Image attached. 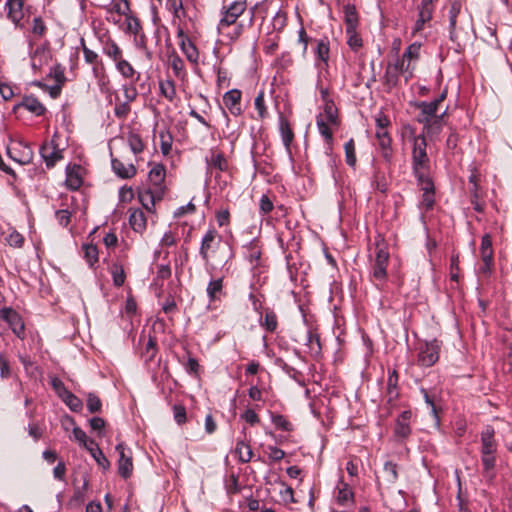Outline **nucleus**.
<instances>
[{"label":"nucleus","mask_w":512,"mask_h":512,"mask_svg":"<svg viewBox=\"0 0 512 512\" xmlns=\"http://www.w3.org/2000/svg\"><path fill=\"white\" fill-rule=\"evenodd\" d=\"M427 142L423 135L413 137L412 165L415 176L423 180L429 169V157L426 152Z\"/></svg>","instance_id":"f257e3e1"},{"label":"nucleus","mask_w":512,"mask_h":512,"mask_svg":"<svg viewBox=\"0 0 512 512\" xmlns=\"http://www.w3.org/2000/svg\"><path fill=\"white\" fill-rule=\"evenodd\" d=\"M438 107L434 101L420 102L418 104V108L421 111L418 122L424 124V130L427 134H436L441 129L443 115L436 116Z\"/></svg>","instance_id":"f03ea898"},{"label":"nucleus","mask_w":512,"mask_h":512,"mask_svg":"<svg viewBox=\"0 0 512 512\" xmlns=\"http://www.w3.org/2000/svg\"><path fill=\"white\" fill-rule=\"evenodd\" d=\"M246 8V0H235L228 6H224L217 26L218 30L221 32L225 28L236 24L237 19L246 11Z\"/></svg>","instance_id":"7ed1b4c3"},{"label":"nucleus","mask_w":512,"mask_h":512,"mask_svg":"<svg viewBox=\"0 0 512 512\" xmlns=\"http://www.w3.org/2000/svg\"><path fill=\"white\" fill-rule=\"evenodd\" d=\"M440 343L436 339L427 341L419 346L417 363L422 367H431L439 359Z\"/></svg>","instance_id":"20e7f679"},{"label":"nucleus","mask_w":512,"mask_h":512,"mask_svg":"<svg viewBox=\"0 0 512 512\" xmlns=\"http://www.w3.org/2000/svg\"><path fill=\"white\" fill-rule=\"evenodd\" d=\"M220 240L221 237L215 229H209L202 238L199 254L207 269L211 266L210 254L216 251L217 247L220 245Z\"/></svg>","instance_id":"39448f33"},{"label":"nucleus","mask_w":512,"mask_h":512,"mask_svg":"<svg viewBox=\"0 0 512 512\" xmlns=\"http://www.w3.org/2000/svg\"><path fill=\"white\" fill-rule=\"evenodd\" d=\"M389 252L383 244L377 243L376 256L372 265V277L377 281H384L387 277Z\"/></svg>","instance_id":"423d86ee"},{"label":"nucleus","mask_w":512,"mask_h":512,"mask_svg":"<svg viewBox=\"0 0 512 512\" xmlns=\"http://www.w3.org/2000/svg\"><path fill=\"white\" fill-rule=\"evenodd\" d=\"M63 151L56 142V137L45 142L40 148V154L48 169L53 168L56 163L63 159Z\"/></svg>","instance_id":"0eeeda50"},{"label":"nucleus","mask_w":512,"mask_h":512,"mask_svg":"<svg viewBox=\"0 0 512 512\" xmlns=\"http://www.w3.org/2000/svg\"><path fill=\"white\" fill-rule=\"evenodd\" d=\"M7 154L12 160L21 165L29 164L33 159L32 148L23 142H17L8 147Z\"/></svg>","instance_id":"6e6552de"},{"label":"nucleus","mask_w":512,"mask_h":512,"mask_svg":"<svg viewBox=\"0 0 512 512\" xmlns=\"http://www.w3.org/2000/svg\"><path fill=\"white\" fill-rule=\"evenodd\" d=\"M164 195V188H152L140 191L138 194L139 201L143 205V207L152 212L157 201H160Z\"/></svg>","instance_id":"1a4fd4ad"},{"label":"nucleus","mask_w":512,"mask_h":512,"mask_svg":"<svg viewBox=\"0 0 512 512\" xmlns=\"http://www.w3.org/2000/svg\"><path fill=\"white\" fill-rule=\"evenodd\" d=\"M207 173L212 174L216 169L220 172H226L229 169V163L224 154L220 151L211 149L210 156L206 157Z\"/></svg>","instance_id":"9d476101"},{"label":"nucleus","mask_w":512,"mask_h":512,"mask_svg":"<svg viewBox=\"0 0 512 512\" xmlns=\"http://www.w3.org/2000/svg\"><path fill=\"white\" fill-rule=\"evenodd\" d=\"M116 450L119 453L118 472L123 478H128L133 470L132 458L126 453V447L123 443H119Z\"/></svg>","instance_id":"9b49d317"},{"label":"nucleus","mask_w":512,"mask_h":512,"mask_svg":"<svg viewBox=\"0 0 512 512\" xmlns=\"http://www.w3.org/2000/svg\"><path fill=\"white\" fill-rule=\"evenodd\" d=\"M495 430L487 425L481 432V454H495L497 451V442L494 438Z\"/></svg>","instance_id":"f8f14e48"},{"label":"nucleus","mask_w":512,"mask_h":512,"mask_svg":"<svg viewBox=\"0 0 512 512\" xmlns=\"http://www.w3.org/2000/svg\"><path fill=\"white\" fill-rule=\"evenodd\" d=\"M240 101L241 91L238 89L229 90L223 96V102L226 108L235 116L240 115L242 112Z\"/></svg>","instance_id":"ddd939ff"},{"label":"nucleus","mask_w":512,"mask_h":512,"mask_svg":"<svg viewBox=\"0 0 512 512\" xmlns=\"http://www.w3.org/2000/svg\"><path fill=\"white\" fill-rule=\"evenodd\" d=\"M3 318L9 323L12 331L19 337L24 338L25 327L20 316L12 309H4L2 311Z\"/></svg>","instance_id":"4468645a"},{"label":"nucleus","mask_w":512,"mask_h":512,"mask_svg":"<svg viewBox=\"0 0 512 512\" xmlns=\"http://www.w3.org/2000/svg\"><path fill=\"white\" fill-rule=\"evenodd\" d=\"M412 412L410 410L403 411L396 420L395 435L402 439L407 438L411 433L410 420Z\"/></svg>","instance_id":"2eb2a0df"},{"label":"nucleus","mask_w":512,"mask_h":512,"mask_svg":"<svg viewBox=\"0 0 512 512\" xmlns=\"http://www.w3.org/2000/svg\"><path fill=\"white\" fill-rule=\"evenodd\" d=\"M116 70L120 73V75L124 79L132 80L133 82H137L140 78V73L136 71L133 65L124 59L122 56L120 60H117L115 63Z\"/></svg>","instance_id":"dca6fc26"},{"label":"nucleus","mask_w":512,"mask_h":512,"mask_svg":"<svg viewBox=\"0 0 512 512\" xmlns=\"http://www.w3.org/2000/svg\"><path fill=\"white\" fill-rule=\"evenodd\" d=\"M419 181L423 185V187H422L423 195H422L421 206L425 210H430V209H432L434 202H435L433 183L428 177H425L423 180H419Z\"/></svg>","instance_id":"f3484780"},{"label":"nucleus","mask_w":512,"mask_h":512,"mask_svg":"<svg viewBox=\"0 0 512 512\" xmlns=\"http://www.w3.org/2000/svg\"><path fill=\"white\" fill-rule=\"evenodd\" d=\"M96 5L107 9L108 12H115L123 16H128L130 13V4L128 0H119L110 5H108V0H96Z\"/></svg>","instance_id":"a211bd4d"},{"label":"nucleus","mask_w":512,"mask_h":512,"mask_svg":"<svg viewBox=\"0 0 512 512\" xmlns=\"http://www.w3.org/2000/svg\"><path fill=\"white\" fill-rule=\"evenodd\" d=\"M102 53L106 55L114 63L123 56V51L120 46L110 37L101 40Z\"/></svg>","instance_id":"6ab92c4d"},{"label":"nucleus","mask_w":512,"mask_h":512,"mask_svg":"<svg viewBox=\"0 0 512 512\" xmlns=\"http://www.w3.org/2000/svg\"><path fill=\"white\" fill-rule=\"evenodd\" d=\"M166 169L162 164L154 165L149 171L148 178L150 182V187L152 188H164L163 183L165 180Z\"/></svg>","instance_id":"aec40b11"},{"label":"nucleus","mask_w":512,"mask_h":512,"mask_svg":"<svg viewBox=\"0 0 512 512\" xmlns=\"http://www.w3.org/2000/svg\"><path fill=\"white\" fill-rule=\"evenodd\" d=\"M5 7L8 18L18 25L23 18V0H7Z\"/></svg>","instance_id":"412c9836"},{"label":"nucleus","mask_w":512,"mask_h":512,"mask_svg":"<svg viewBox=\"0 0 512 512\" xmlns=\"http://www.w3.org/2000/svg\"><path fill=\"white\" fill-rule=\"evenodd\" d=\"M329 44L327 41L319 40L317 42L316 47V66L317 68L322 71L323 69L327 68L328 66V59H329Z\"/></svg>","instance_id":"4be33fe9"},{"label":"nucleus","mask_w":512,"mask_h":512,"mask_svg":"<svg viewBox=\"0 0 512 512\" xmlns=\"http://www.w3.org/2000/svg\"><path fill=\"white\" fill-rule=\"evenodd\" d=\"M279 130L286 150L290 151V145L294 140V133L289 121L282 114L279 115Z\"/></svg>","instance_id":"5701e85b"},{"label":"nucleus","mask_w":512,"mask_h":512,"mask_svg":"<svg viewBox=\"0 0 512 512\" xmlns=\"http://www.w3.org/2000/svg\"><path fill=\"white\" fill-rule=\"evenodd\" d=\"M112 169L116 175L123 179H128L136 174V168L133 164L125 165L118 159H112Z\"/></svg>","instance_id":"b1692460"},{"label":"nucleus","mask_w":512,"mask_h":512,"mask_svg":"<svg viewBox=\"0 0 512 512\" xmlns=\"http://www.w3.org/2000/svg\"><path fill=\"white\" fill-rule=\"evenodd\" d=\"M19 107H23L37 116L43 115L46 111L44 105L34 96L24 97Z\"/></svg>","instance_id":"393cba45"},{"label":"nucleus","mask_w":512,"mask_h":512,"mask_svg":"<svg viewBox=\"0 0 512 512\" xmlns=\"http://www.w3.org/2000/svg\"><path fill=\"white\" fill-rule=\"evenodd\" d=\"M398 380L399 376L395 369L388 371L387 378V395L389 402L394 401L398 398Z\"/></svg>","instance_id":"a878e982"},{"label":"nucleus","mask_w":512,"mask_h":512,"mask_svg":"<svg viewBox=\"0 0 512 512\" xmlns=\"http://www.w3.org/2000/svg\"><path fill=\"white\" fill-rule=\"evenodd\" d=\"M129 223L135 232H143L146 228V217L144 212L140 209L131 211L129 216Z\"/></svg>","instance_id":"bb28decb"},{"label":"nucleus","mask_w":512,"mask_h":512,"mask_svg":"<svg viewBox=\"0 0 512 512\" xmlns=\"http://www.w3.org/2000/svg\"><path fill=\"white\" fill-rule=\"evenodd\" d=\"M86 450L90 453L97 464L103 469H107L109 467L110 464L108 459L94 440H90V445Z\"/></svg>","instance_id":"cd10ccee"},{"label":"nucleus","mask_w":512,"mask_h":512,"mask_svg":"<svg viewBox=\"0 0 512 512\" xmlns=\"http://www.w3.org/2000/svg\"><path fill=\"white\" fill-rule=\"evenodd\" d=\"M461 10V4L457 1H454L451 4L450 10H449V38L452 41H455L456 39V24H457V17Z\"/></svg>","instance_id":"c85d7f7f"},{"label":"nucleus","mask_w":512,"mask_h":512,"mask_svg":"<svg viewBox=\"0 0 512 512\" xmlns=\"http://www.w3.org/2000/svg\"><path fill=\"white\" fill-rule=\"evenodd\" d=\"M346 32H353V29H357L358 25V14L353 5H346L344 7Z\"/></svg>","instance_id":"c756f323"},{"label":"nucleus","mask_w":512,"mask_h":512,"mask_svg":"<svg viewBox=\"0 0 512 512\" xmlns=\"http://www.w3.org/2000/svg\"><path fill=\"white\" fill-rule=\"evenodd\" d=\"M159 89L161 95L165 97L169 102H173L174 99L176 98V87L173 80H160Z\"/></svg>","instance_id":"7c9ffc66"},{"label":"nucleus","mask_w":512,"mask_h":512,"mask_svg":"<svg viewBox=\"0 0 512 512\" xmlns=\"http://www.w3.org/2000/svg\"><path fill=\"white\" fill-rule=\"evenodd\" d=\"M65 183L71 190H77L81 187L83 181L78 171L75 170V166L72 168L70 166L67 167Z\"/></svg>","instance_id":"2f4dec72"},{"label":"nucleus","mask_w":512,"mask_h":512,"mask_svg":"<svg viewBox=\"0 0 512 512\" xmlns=\"http://www.w3.org/2000/svg\"><path fill=\"white\" fill-rule=\"evenodd\" d=\"M306 346L309 353L313 356H318L321 353V343L319 335L314 331H308L306 335Z\"/></svg>","instance_id":"473e14b6"},{"label":"nucleus","mask_w":512,"mask_h":512,"mask_svg":"<svg viewBox=\"0 0 512 512\" xmlns=\"http://www.w3.org/2000/svg\"><path fill=\"white\" fill-rule=\"evenodd\" d=\"M223 289V277L211 280L206 288V292L210 302H214L219 299L218 294Z\"/></svg>","instance_id":"72a5a7b5"},{"label":"nucleus","mask_w":512,"mask_h":512,"mask_svg":"<svg viewBox=\"0 0 512 512\" xmlns=\"http://www.w3.org/2000/svg\"><path fill=\"white\" fill-rule=\"evenodd\" d=\"M179 46L190 62L197 63L199 53L196 46L191 40H188L186 42H179Z\"/></svg>","instance_id":"f704fd0d"},{"label":"nucleus","mask_w":512,"mask_h":512,"mask_svg":"<svg viewBox=\"0 0 512 512\" xmlns=\"http://www.w3.org/2000/svg\"><path fill=\"white\" fill-rule=\"evenodd\" d=\"M260 324L265 328L266 331L270 333L274 332L278 326L276 314L272 310L267 309L265 311L264 318L260 319Z\"/></svg>","instance_id":"c9c22d12"},{"label":"nucleus","mask_w":512,"mask_h":512,"mask_svg":"<svg viewBox=\"0 0 512 512\" xmlns=\"http://www.w3.org/2000/svg\"><path fill=\"white\" fill-rule=\"evenodd\" d=\"M235 453L238 455L239 461L247 463L251 460L253 452L249 444L244 441H238L235 448Z\"/></svg>","instance_id":"e433bc0d"},{"label":"nucleus","mask_w":512,"mask_h":512,"mask_svg":"<svg viewBox=\"0 0 512 512\" xmlns=\"http://www.w3.org/2000/svg\"><path fill=\"white\" fill-rule=\"evenodd\" d=\"M271 421L276 429L290 432L293 430L292 423L281 414H271Z\"/></svg>","instance_id":"4c0bfd02"},{"label":"nucleus","mask_w":512,"mask_h":512,"mask_svg":"<svg viewBox=\"0 0 512 512\" xmlns=\"http://www.w3.org/2000/svg\"><path fill=\"white\" fill-rule=\"evenodd\" d=\"M420 49V43H412L406 48L401 58L404 59L405 62L408 61V63L414 60H418L420 56Z\"/></svg>","instance_id":"58836bf2"},{"label":"nucleus","mask_w":512,"mask_h":512,"mask_svg":"<svg viewBox=\"0 0 512 512\" xmlns=\"http://www.w3.org/2000/svg\"><path fill=\"white\" fill-rule=\"evenodd\" d=\"M387 66L392 68V70L398 72L400 75L401 74H407L405 76L406 81L410 77H412V70L410 69V63L406 64L404 59H402V58L397 59L394 64H388Z\"/></svg>","instance_id":"ea45409f"},{"label":"nucleus","mask_w":512,"mask_h":512,"mask_svg":"<svg viewBox=\"0 0 512 512\" xmlns=\"http://www.w3.org/2000/svg\"><path fill=\"white\" fill-rule=\"evenodd\" d=\"M111 274L115 286L120 287L124 284L126 276L122 265L114 263L111 267Z\"/></svg>","instance_id":"a19ab883"},{"label":"nucleus","mask_w":512,"mask_h":512,"mask_svg":"<svg viewBox=\"0 0 512 512\" xmlns=\"http://www.w3.org/2000/svg\"><path fill=\"white\" fill-rule=\"evenodd\" d=\"M323 119L332 125H338L337 109L332 102H327L324 106Z\"/></svg>","instance_id":"79ce46f5"},{"label":"nucleus","mask_w":512,"mask_h":512,"mask_svg":"<svg viewBox=\"0 0 512 512\" xmlns=\"http://www.w3.org/2000/svg\"><path fill=\"white\" fill-rule=\"evenodd\" d=\"M329 124L330 123H327L322 115H319L317 117V127H318V130H319V133L325 138V141L330 144L333 140V134H332V131L331 129L329 128Z\"/></svg>","instance_id":"37998d69"},{"label":"nucleus","mask_w":512,"mask_h":512,"mask_svg":"<svg viewBox=\"0 0 512 512\" xmlns=\"http://www.w3.org/2000/svg\"><path fill=\"white\" fill-rule=\"evenodd\" d=\"M353 499V492L346 483H341V487L338 486L337 500L340 504L345 505Z\"/></svg>","instance_id":"c03bdc74"},{"label":"nucleus","mask_w":512,"mask_h":512,"mask_svg":"<svg viewBox=\"0 0 512 512\" xmlns=\"http://www.w3.org/2000/svg\"><path fill=\"white\" fill-rule=\"evenodd\" d=\"M157 340L154 336L149 335L148 341L145 346V350L143 352L144 357L146 358V361H152L154 360L156 354H157Z\"/></svg>","instance_id":"a18cd8bd"},{"label":"nucleus","mask_w":512,"mask_h":512,"mask_svg":"<svg viewBox=\"0 0 512 512\" xmlns=\"http://www.w3.org/2000/svg\"><path fill=\"white\" fill-rule=\"evenodd\" d=\"M84 258L90 266H93L98 261V249L93 244H84Z\"/></svg>","instance_id":"49530a36"},{"label":"nucleus","mask_w":512,"mask_h":512,"mask_svg":"<svg viewBox=\"0 0 512 512\" xmlns=\"http://www.w3.org/2000/svg\"><path fill=\"white\" fill-rule=\"evenodd\" d=\"M127 140H128L129 147L134 154H138L143 151L144 143L138 134L129 133Z\"/></svg>","instance_id":"de8ad7c7"},{"label":"nucleus","mask_w":512,"mask_h":512,"mask_svg":"<svg viewBox=\"0 0 512 512\" xmlns=\"http://www.w3.org/2000/svg\"><path fill=\"white\" fill-rule=\"evenodd\" d=\"M400 74L392 68L388 67L386 68L385 74H384V85L390 90L397 86L399 81Z\"/></svg>","instance_id":"09e8293b"},{"label":"nucleus","mask_w":512,"mask_h":512,"mask_svg":"<svg viewBox=\"0 0 512 512\" xmlns=\"http://www.w3.org/2000/svg\"><path fill=\"white\" fill-rule=\"evenodd\" d=\"M62 400L74 412H78L82 409V401L70 391L64 396Z\"/></svg>","instance_id":"8fccbe9b"},{"label":"nucleus","mask_w":512,"mask_h":512,"mask_svg":"<svg viewBox=\"0 0 512 512\" xmlns=\"http://www.w3.org/2000/svg\"><path fill=\"white\" fill-rule=\"evenodd\" d=\"M160 146L163 155H168L172 149V136L167 131L159 132Z\"/></svg>","instance_id":"3c124183"},{"label":"nucleus","mask_w":512,"mask_h":512,"mask_svg":"<svg viewBox=\"0 0 512 512\" xmlns=\"http://www.w3.org/2000/svg\"><path fill=\"white\" fill-rule=\"evenodd\" d=\"M345 149V158L346 163L354 167L356 165V155H355V143L353 139H350L348 142L345 143L344 146Z\"/></svg>","instance_id":"603ef678"},{"label":"nucleus","mask_w":512,"mask_h":512,"mask_svg":"<svg viewBox=\"0 0 512 512\" xmlns=\"http://www.w3.org/2000/svg\"><path fill=\"white\" fill-rule=\"evenodd\" d=\"M255 109L258 112L259 119H265L268 115L267 108L264 101V92L260 91L254 100Z\"/></svg>","instance_id":"864d4df0"},{"label":"nucleus","mask_w":512,"mask_h":512,"mask_svg":"<svg viewBox=\"0 0 512 512\" xmlns=\"http://www.w3.org/2000/svg\"><path fill=\"white\" fill-rule=\"evenodd\" d=\"M47 27L41 17H34L32 22V33L36 38H41L45 35Z\"/></svg>","instance_id":"5fc2aeb1"},{"label":"nucleus","mask_w":512,"mask_h":512,"mask_svg":"<svg viewBox=\"0 0 512 512\" xmlns=\"http://www.w3.org/2000/svg\"><path fill=\"white\" fill-rule=\"evenodd\" d=\"M167 7L176 18L185 17L182 0H167Z\"/></svg>","instance_id":"6e6d98bb"},{"label":"nucleus","mask_w":512,"mask_h":512,"mask_svg":"<svg viewBox=\"0 0 512 512\" xmlns=\"http://www.w3.org/2000/svg\"><path fill=\"white\" fill-rule=\"evenodd\" d=\"M86 405H87V409L89 410L90 413L99 412L102 407L100 398L94 393L88 394Z\"/></svg>","instance_id":"4d7b16f0"},{"label":"nucleus","mask_w":512,"mask_h":512,"mask_svg":"<svg viewBox=\"0 0 512 512\" xmlns=\"http://www.w3.org/2000/svg\"><path fill=\"white\" fill-rule=\"evenodd\" d=\"M131 111L130 104L127 102H116L114 107V114L119 119H125Z\"/></svg>","instance_id":"13d9d810"},{"label":"nucleus","mask_w":512,"mask_h":512,"mask_svg":"<svg viewBox=\"0 0 512 512\" xmlns=\"http://www.w3.org/2000/svg\"><path fill=\"white\" fill-rule=\"evenodd\" d=\"M73 437L74 440L78 441L85 449L89 447L91 439H88L86 433L80 427L73 428Z\"/></svg>","instance_id":"bf43d9fd"},{"label":"nucleus","mask_w":512,"mask_h":512,"mask_svg":"<svg viewBox=\"0 0 512 512\" xmlns=\"http://www.w3.org/2000/svg\"><path fill=\"white\" fill-rule=\"evenodd\" d=\"M421 393L423 394V397H424V400H425V403L430 407L431 409V414L433 415V417L439 421V416H438V408L436 406V403H435V400L434 398L427 392L426 389L422 388L421 389Z\"/></svg>","instance_id":"052dcab7"},{"label":"nucleus","mask_w":512,"mask_h":512,"mask_svg":"<svg viewBox=\"0 0 512 512\" xmlns=\"http://www.w3.org/2000/svg\"><path fill=\"white\" fill-rule=\"evenodd\" d=\"M71 216L72 213L68 209H60L55 212L56 220L63 227H67L69 225Z\"/></svg>","instance_id":"680f3d73"},{"label":"nucleus","mask_w":512,"mask_h":512,"mask_svg":"<svg viewBox=\"0 0 512 512\" xmlns=\"http://www.w3.org/2000/svg\"><path fill=\"white\" fill-rule=\"evenodd\" d=\"M51 386L52 388L55 390V392L57 393V395L63 399L64 396L69 393V390L65 387L64 383L62 382L61 379L57 378V377H53L51 379Z\"/></svg>","instance_id":"e2e57ef3"},{"label":"nucleus","mask_w":512,"mask_h":512,"mask_svg":"<svg viewBox=\"0 0 512 512\" xmlns=\"http://www.w3.org/2000/svg\"><path fill=\"white\" fill-rule=\"evenodd\" d=\"M378 145L382 150V155L385 159H389L391 156V137L378 138Z\"/></svg>","instance_id":"0e129e2a"},{"label":"nucleus","mask_w":512,"mask_h":512,"mask_svg":"<svg viewBox=\"0 0 512 512\" xmlns=\"http://www.w3.org/2000/svg\"><path fill=\"white\" fill-rule=\"evenodd\" d=\"M81 46L85 61L88 64L96 63L98 60V54L86 46L84 39H81Z\"/></svg>","instance_id":"69168bd1"},{"label":"nucleus","mask_w":512,"mask_h":512,"mask_svg":"<svg viewBox=\"0 0 512 512\" xmlns=\"http://www.w3.org/2000/svg\"><path fill=\"white\" fill-rule=\"evenodd\" d=\"M280 498L286 504L296 502L294 499V491L292 487L284 484L282 485V489L280 490Z\"/></svg>","instance_id":"338daca9"},{"label":"nucleus","mask_w":512,"mask_h":512,"mask_svg":"<svg viewBox=\"0 0 512 512\" xmlns=\"http://www.w3.org/2000/svg\"><path fill=\"white\" fill-rule=\"evenodd\" d=\"M481 461L484 471L489 474V472L495 467V454H481Z\"/></svg>","instance_id":"774afa93"}]
</instances>
